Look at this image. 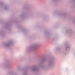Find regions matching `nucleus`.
Here are the masks:
<instances>
[{"label":"nucleus","mask_w":75,"mask_h":75,"mask_svg":"<svg viewBox=\"0 0 75 75\" xmlns=\"http://www.w3.org/2000/svg\"><path fill=\"white\" fill-rule=\"evenodd\" d=\"M66 50H69V47H68L67 48H66Z\"/></svg>","instance_id":"nucleus-1"}]
</instances>
